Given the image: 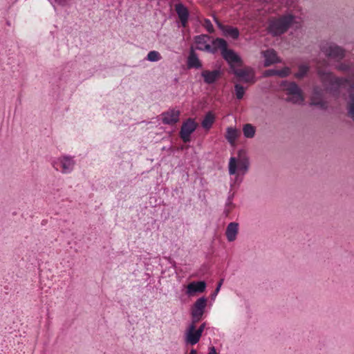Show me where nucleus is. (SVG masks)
Instances as JSON below:
<instances>
[{
	"label": "nucleus",
	"instance_id": "41",
	"mask_svg": "<svg viewBox=\"0 0 354 354\" xmlns=\"http://www.w3.org/2000/svg\"><path fill=\"white\" fill-rule=\"evenodd\" d=\"M196 353H197L196 351L194 348L192 349L189 353V354H196Z\"/></svg>",
	"mask_w": 354,
	"mask_h": 354
},
{
	"label": "nucleus",
	"instance_id": "17",
	"mask_svg": "<svg viewBox=\"0 0 354 354\" xmlns=\"http://www.w3.org/2000/svg\"><path fill=\"white\" fill-rule=\"evenodd\" d=\"M187 64L188 68L199 69L202 68V63L193 48H191L190 49Z\"/></svg>",
	"mask_w": 354,
	"mask_h": 354
},
{
	"label": "nucleus",
	"instance_id": "1",
	"mask_svg": "<svg viewBox=\"0 0 354 354\" xmlns=\"http://www.w3.org/2000/svg\"><path fill=\"white\" fill-rule=\"evenodd\" d=\"M317 73L325 90L335 97L339 95L341 86L350 82L348 77H335L330 71L320 68H317Z\"/></svg>",
	"mask_w": 354,
	"mask_h": 354
},
{
	"label": "nucleus",
	"instance_id": "8",
	"mask_svg": "<svg viewBox=\"0 0 354 354\" xmlns=\"http://www.w3.org/2000/svg\"><path fill=\"white\" fill-rule=\"evenodd\" d=\"M250 162L248 158H244L241 159L237 165V161L236 158L231 157L229 162V174L230 175H234L236 174L237 168L241 171H243V174H245L249 169Z\"/></svg>",
	"mask_w": 354,
	"mask_h": 354
},
{
	"label": "nucleus",
	"instance_id": "25",
	"mask_svg": "<svg viewBox=\"0 0 354 354\" xmlns=\"http://www.w3.org/2000/svg\"><path fill=\"white\" fill-rule=\"evenodd\" d=\"M243 133L245 138H252L255 136L256 128L251 124H245L243 127Z\"/></svg>",
	"mask_w": 354,
	"mask_h": 354
},
{
	"label": "nucleus",
	"instance_id": "30",
	"mask_svg": "<svg viewBox=\"0 0 354 354\" xmlns=\"http://www.w3.org/2000/svg\"><path fill=\"white\" fill-rule=\"evenodd\" d=\"M353 64H345V63H340L339 64H337L336 66V68L338 71H343V72H348L349 73L350 70Z\"/></svg>",
	"mask_w": 354,
	"mask_h": 354
},
{
	"label": "nucleus",
	"instance_id": "27",
	"mask_svg": "<svg viewBox=\"0 0 354 354\" xmlns=\"http://www.w3.org/2000/svg\"><path fill=\"white\" fill-rule=\"evenodd\" d=\"M299 71L295 74V77L298 79H301L305 77L308 71L309 66L306 64H301L298 66Z\"/></svg>",
	"mask_w": 354,
	"mask_h": 354
},
{
	"label": "nucleus",
	"instance_id": "35",
	"mask_svg": "<svg viewBox=\"0 0 354 354\" xmlns=\"http://www.w3.org/2000/svg\"><path fill=\"white\" fill-rule=\"evenodd\" d=\"M266 76H273L277 75V70L274 69H270L266 71L265 73Z\"/></svg>",
	"mask_w": 354,
	"mask_h": 354
},
{
	"label": "nucleus",
	"instance_id": "33",
	"mask_svg": "<svg viewBox=\"0 0 354 354\" xmlns=\"http://www.w3.org/2000/svg\"><path fill=\"white\" fill-rule=\"evenodd\" d=\"M191 315H192V322L189 325H194L196 327V323L198 322L201 319L203 315H195V313H191Z\"/></svg>",
	"mask_w": 354,
	"mask_h": 354
},
{
	"label": "nucleus",
	"instance_id": "2",
	"mask_svg": "<svg viewBox=\"0 0 354 354\" xmlns=\"http://www.w3.org/2000/svg\"><path fill=\"white\" fill-rule=\"evenodd\" d=\"M294 20L295 16L291 14L271 19L268 24V31L273 37L279 36L288 30Z\"/></svg>",
	"mask_w": 354,
	"mask_h": 354
},
{
	"label": "nucleus",
	"instance_id": "36",
	"mask_svg": "<svg viewBox=\"0 0 354 354\" xmlns=\"http://www.w3.org/2000/svg\"><path fill=\"white\" fill-rule=\"evenodd\" d=\"M214 20L216 23V24L217 25L218 28L222 30L223 29V28L225 27V25H223L222 23H221L219 21V20L216 18V17H214Z\"/></svg>",
	"mask_w": 354,
	"mask_h": 354
},
{
	"label": "nucleus",
	"instance_id": "3",
	"mask_svg": "<svg viewBox=\"0 0 354 354\" xmlns=\"http://www.w3.org/2000/svg\"><path fill=\"white\" fill-rule=\"evenodd\" d=\"M320 50L327 57L337 61H340L345 57V50L333 42L322 43Z\"/></svg>",
	"mask_w": 354,
	"mask_h": 354
},
{
	"label": "nucleus",
	"instance_id": "15",
	"mask_svg": "<svg viewBox=\"0 0 354 354\" xmlns=\"http://www.w3.org/2000/svg\"><path fill=\"white\" fill-rule=\"evenodd\" d=\"M175 10L181 22L182 26L185 27L189 16L187 8L183 3H178L175 5Z\"/></svg>",
	"mask_w": 354,
	"mask_h": 354
},
{
	"label": "nucleus",
	"instance_id": "7",
	"mask_svg": "<svg viewBox=\"0 0 354 354\" xmlns=\"http://www.w3.org/2000/svg\"><path fill=\"white\" fill-rule=\"evenodd\" d=\"M197 126V123L192 118H188L183 122L180 131V137L184 142L190 141V135L196 129Z\"/></svg>",
	"mask_w": 354,
	"mask_h": 354
},
{
	"label": "nucleus",
	"instance_id": "24",
	"mask_svg": "<svg viewBox=\"0 0 354 354\" xmlns=\"http://www.w3.org/2000/svg\"><path fill=\"white\" fill-rule=\"evenodd\" d=\"M214 121V115L211 111H209L207 113H206L203 120H202L201 125L205 129L209 130L212 127Z\"/></svg>",
	"mask_w": 354,
	"mask_h": 354
},
{
	"label": "nucleus",
	"instance_id": "20",
	"mask_svg": "<svg viewBox=\"0 0 354 354\" xmlns=\"http://www.w3.org/2000/svg\"><path fill=\"white\" fill-rule=\"evenodd\" d=\"M265 57L264 66H269L272 64L278 63L279 62L277 55L274 50L268 49L263 53Z\"/></svg>",
	"mask_w": 354,
	"mask_h": 354
},
{
	"label": "nucleus",
	"instance_id": "10",
	"mask_svg": "<svg viewBox=\"0 0 354 354\" xmlns=\"http://www.w3.org/2000/svg\"><path fill=\"white\" fill-rule=\"evenodd\" d=\"M201 336L194 325H189L185 333V342L186 344L195 345L199 342Z\"/></svg>",
	"mask_w": 354,
	"mask_h": 354
},
{
	"label": "nucleus",
	"instance_id": "11",
	"mask_svg": "<svg viewBox=\"0 0 354 354\" xmlns=\"http://www.w3.org/2000/svg\"><path fill=\"white\" fill-rule=\"evenodd\" d=\"M209 37L207 35H196L194 37V41L197 44L196 48L200 50L207 51L211 53H215V48H212V46L207 44V40Z\"/></svg>",
	"mask_w": 354,
	"mask_h": 354
},
{
	"label": "nucleus",
	"instance_id": "16",
	"mask_svg": "<svg viewBox=\"0 0 354 354\" xmlns=\"http://www.w3.org/2000/svg\"><path fill=\"white\" fill-rule=\"evenodd\" d=\"M223 59L231 66L233 63L241 62V58L236 53L227 48L221 52Z\"/></svg>",
	"mask_w": 354,
	"mask_h": 354
},
{
	"label": "nucleus",
	"instance_id": "12",
	"mask_svg": "<svg viewBox=\"0 0 354 354\" xmlns=\"http://www.w3.org/2000/svg\"><path fill=\"white\" fill-rule=\"evenodd\" d=\"M222 72L220 69L213 71L204 70L201 72L203 81L207 84H214L221 76Z\"/></svg>",
	"mask_w": 354,
	"mask_h": 354
},
{
	"label": "nucleus",
	"instance_id": "40",
	"mask_svg": "<svg viewBox=\"0 0 354 354\" xmlns=\"http://www.w3.org/2000/svg\"><path fill=\"white\" fill-rule=\"evenodd\" d=\"M233 195L229 196L226 202V205H231L232 203Z\"/></svg>",
	"mask_w": 354,
	"mask_h": 354
},
{
	"label": "nucleus",
	"instance_id": "26",
	"mask_svg": "<svg viewBox=\"0 0 354 354\" xmlns=\"http://www.w3.org/2000/svg\"><path fill=\"white\" fill-rule=\"evenodd\" d=\"M227 48V41L222 38H216L212 41V48H215L216 52L218 48L221 49V52L224 50V49Z\"/></svg>",
	"mask_w": 354,
	"mask_h": 354
},
{
	"label": "nucleus",
	"instance_id": "34",
	"mask_svg": "<svg viewBox=\"0 0 354 354\" xmlns=\"http://www.w3.org/2000/svg\"><path fill=\"white\" fill-rule=\"evenodd\" d=\"M223 281V279H221V280H220V281L218 283L217 286H216V289H215L214 292L212 293V297H215V296L218 294V291L220 290V288H221V286H222Z\"/></svg>",
	"mask_w": 354,
	"mask_h": 354
},
{
	"label": "nucleus",
	"instance_id": "39",
	"mask_svg": "<svg viewBox=\"0 0 354 354\" xmlns=\"http://www.w3.org/2000/svg\"><path fill=\"white\" fill-rule=\"evenodd\" d=\"M208 354H217L214 346L209 347Z\"/></svg>",
	"mask_w": 354,
	"mask_h": 354
},
{
	"label": "nucleus",
	"instance_id": "21",
	"mask_svg": "<svg viewBox=\"0 0 354 354\" xmlns=\"http://www.w3.org/2000/svg\"><path fill=\"white\" fill-rule=\"evenodd\" d=\"M239 224L235 222L230 223L226 229L225 234L228 241H234L238 233Z\"/></svg>",
	"mask_w": 354,
	"mask_h": 354
},
{
	"label": "nucleus",
	"instance_id": "22",
	"mask_svg": "<svg viewBox=\"0 0 354 354\" xmlns=\"http://www.w3.org/2000/svg\"><path fill=\"white\" fill-rule=\"evenodd\" d=\"M221 31L225 37H230L233 39H238L240 35L239 30L237 28L228 25H225Z\"/></svg>",
	"mask_w": 354,
	"mask_h": 354
},
{
	"label": "nucleus",
	"instance_id": "9",
	"mask_svg": "<svg viewBox=\"0 0 354 354\" xmlns=\"http://www.w3.org/2000/svg\"><path fill=\"white\" fill-rule=\"evenodd\" d=\"M180 111L175 109H169L167 111L162 112L160 115L162 124L173 125L179 121Z\"/></svg>",
	"mask_w": 354,
	"mask_h": 354
},
{
	"label": "nucleus",
	"instance_id": "5",
	"mask_svg": "<svg viewBox=\"0 0 354 354\" xmlns=\"http://www.w3.org/2000/svg\"><path fill=\"white\" fill-rule=\"evenodd\" d=\"M230 70L236 77L240 78L244 83L254 84L256 82L254 71L250 67L238 69L234 65H231Z\"/></svg>",
	"mask_w": 354,
	"mask_h": 354
},
{
	"label": "nucleus",
	"instance_id": "18",
	"mask_svg": "<svg viewBox=\"0 0 354 354\" xmlns=\"http://www.w3.org/2000/svg\"><path fill=\"white\" fill-rule=\"evenodd\" d=\"M207 299L205 297L198 298L194 304L192 308V313L198 315H203L205 307L207 306Z\"/></svg>",
	"mask_w": 354,
	"mask_h": 354
},
{
	"label": "nucleus",
	"instance_id": "28",
	"mask_svg": "<svg viewBox=\"0 0 354 354\" xmlns=\"http://www.w3.org/2000/svg\"><path fill=\"white\" fill-rule=\"evenodd\" d=\"M234 91H235L236 98L238 100H241L243 97V95L245 94L244 87L239 84H236L234 85Z\"/></svg>",
	"mask_w": 354,
	"mask_h": 354
},
{
	"label": "nucleus",
	"instance_id": "4",
	"mask_svg": "<svg viewBox=\"0 0 354 354\" xmlns=\"http://www.w3.org/2000/svg\"><path fill=\"white\" fill-rule=\"evenodd\" d=\"M286 91V94L290 95L286 98L287 102L292 104H301L304 101L302 91L295 82L288 83Z\"/></svg>",
	"mask_w": 354,
	"mask_h": 354
},
{
	"label": "nucleus",
	"instance_id": "32",
	"mask_svg": "<svg viewBox=\"0 0 354 354\" xmlns=\"http://www.w3.org/2000/svg\"><path fill=\"white\" fill-rule=\"evenodd\" d=\"M205 28L207 30L208 32L212 33L214 31V28L213 27V25L209 19H205Z\"/></svg>",
	"mask_w": 354,
	"mask_h": 354
},
{
	"label": "nucleus",
	"instance_id": "38",
	"mask_svg": "<svg viewBox=\"0 0 354 354\" xmlns=\"http://www.w3.org/2000/svg\"><path fill=\"white\" fill-rule=\"evenodd\" d=\"M205 326H206V323L204 322L196 330L197 331H199V333L202 335L203 334V332L204 330V329L205 328Z\"/></svg>",
	"mask_w": 354,
	"mask_h": 354
},
{
	"label": "nucleus",
	"instance_id": "6",
	"mask_svg": "<svg viewBox=\"0 0 354 354\" xmlns=\"http://www.w3.org/2000/svg\"><path fill=\"white\" fill-rule=\"evenodd\" d=\"M324 90L319 86H315L313 88L310 105L318 106L323 110L328 108L327 102L324 100Z\"/></svg>",
	"mask_w": 354,
	"mask_h": 354
},
{
	"label": "nucleus",
	"instance_id": "19",
	"mask_svg": "<svg viewBox=\"0 0 354 354\" xmlns=\"http://www.w3.org/2000/svg\"><path fill=\"white\" fill-rule=\"evenodd\" d=\"M59 162L62 168V173L68 174L73 169L75 162L72 157L64 156L59 159Z\"/></svg>",
	"mask_w": 354,
	"mask_h": 354
},
{
	"label": "nucleus",
	"instance_id": "29",
	"mask_svg": "<svg viewBox=\"0 0 354 354\" xmlns=\"http://www.w3.org/2000/svg\"><path fill=\"white\" fill-rule=\"evenodd\" d=\"M161 58L160 53L158 51H150L147 55V59L150 62H154L160 60Z\"/></svg>",
	"mask_w": 354,
	"mask_h": 354
},
{
	"label": "nucleus",
	"instance_id": "23",
	"mask_svg": "<svg viewBox=\"0 0 354 354\" xmlns=\"http://www.w3.org/2000/svg\"><path fill=\"white\" fill-rule=\"evenodd\" d=\"M225 139L230 145H234L238 137V131L236 128L229 127L226 129Z\"/></svg>",
	"mask_w": 354,
	"mask_h": 354
},
{
	"label": "nucleus",
	"instance_id": "31",
	"mask_svg": "<svg viewBox=\"0 0 354 354\" xmlns=\"http://www.w3.org/2000/svg\"><path fill=\"white\" fill-rule=\"evenodd\" d=\"M290 70L288 67H284L281 70H277V75L280 77H286L289 75Z\"/></svg>",
	"mask_w": 354,
	"mask_h": 354
},
{
	"label": "nucleus",
	"instance_id": "13",
	"mask_svg": "<svg viewBox=\"0 0 354 354\" xmlns=\"http://www.w3.org/2000/svg\"><path fill=\"white\" fill-rule=\"evenodd\" d=\"M347 93L348 98L346 105L347 115L354 120V85H349Z\"/></svg>",
	"mask_w": 354,
	"mask_h": 354
},
{
	"label": "nucleus",
	"instance_id": "14",
	"mask_svg": "<svg viewBox=\"0 0 354 354\" xmlns=\"http://www.w3.org/2000/svg\"><path fill=\"white\" fill-rule=\"evenodd\" d=\"M207 284L204 281H192L187 286V295L192 296L196 293H201L205 290Z\"/></svg>",
	"mask_w": 354,
	"mask_h": 354
},
{
	"label": "nucleus",
	"instance_id": "37",
	"mask_svg": "<svg viewBox=\"0 0 354 354\" xmlns=\"http://www.w3.org/2000/svg\"><path fill=\"white\" fill-rule=\"evenodd\" d=\"M214 20L216 23V24L217 25L218 28L222 30L223 29V28L225 27V25H223L222 23H221L219 21V20L216 18V17H214Z\"/></svg>",
	"mask_w": 354,
	"mask_h": 354
}]
</instances>
